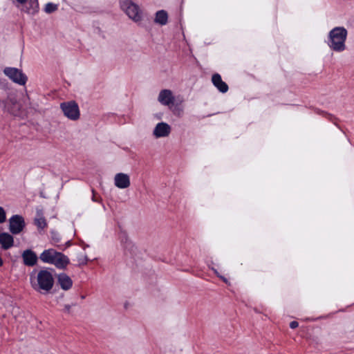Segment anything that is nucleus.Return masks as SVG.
<instances>
[{"label":"nucleus","mask_w":354,"mask_h":354,"mask_svg":"<svg viewBox=\"0 0 354 354\" xmlns=\"http://www.w3.org/2000/svg\"><path fill=\"white\" fill-rule=\"evenodd\" d=\"M348 32L344 27L333 28L329 32L326 41L328 47L333 51L341 53L346 50V40Z\"/></svg>","instance_id":"nucleus-2"},{"label":"nucleus","mask_w":354,"mask_h":354,"mask_svg":"<svg viewBox=\"0 0 354 354\" xmlns=\"http://www.w3.org/2000/svg\"><path fill=\"white\" fill-rule=\"evenodd\" d=\"M54 277L51 269L42 268L33 271L30 274V283L34 290L46 295L49 293L54 285Z\"/></svg>","instance_id":"nucleus-1"},{"label":"nucleus","mask_w":354,"mask_h":354,"mask_svg":"<svg viewBox=\"0 0 354 354\" xmlns=\"http://www.w3.org/2000/svg\"><path fill=\"white\" fill-rule=\"evenodd\" d=\"M20 3H24L27 0H17ZM29 7H27L26 12L28 14L34 15L38 11L39 3L37 0H29Z\"/></svg>","instance_id":"nucleus-16"},{"label":"nucleus","mask_w":354,"mask_h":354,"mask_svg":"<svg viewBox=\"0 0 354 354\" xmlns=\"http://www.w3.org/2000/svg\"><path fill=\"white\" fill-rule=\"evenodd\" d=\"M0 106H5V104H4V102H3V101H1V100H0Z\"/></svg>","instance_id":"nucleus-25"},{"label":"nucleus","mask_w":354,"mask_h":354,"mask_svg":"<svg viewBox=\"0 0 354 354\" xmlns=\"http://www.w3.org/2000/svg\"><path fill=\"white\" fill-rule=\"evenodd\" d=\"M120 5L127 15L135 22L142 20V12L140 7L131 0H120Z\"/></svg>","instance_id":"nucleus-4"},{"label":"nucleus","mask_w":354,"mask_h":354,"mask_svg":"<svg viewBox=\"0 0 354 354\" xmlns=\"http://www.w3.org/2000/svg\"><path fill=\"white\" fill-rule=\"evenodd\" d=\"M57 282L61 288L64 290L71 289L73 286V281L66 273H59L57 275Z\"/></svg>","instance_id":"nucleus-14"},{"label":"nucleus","mask_w":354,"mask_h":354,"mask_svg":"<svg viewBox=\"0 0 354 354\" xmlns=\"http://www.w3.org/2000/svg\"><path fill=\"white\" fill-rule=\"evenodd\" d=\"M213 270H214V273H215L217 276H218V274H220L218 272V271H217L216 270H215V269H213Z\"/></svg>","instance_id":"nucleus-27"},{"label":"nucleus","mask_w":354,"mask_h":354,"mask_svg":"<svg viewBox=\"0 0 354 354\" xmlns=\"http://www.w3.org/2000/svg\"><path fill=\"white\" fill-rule=\"evenodd\" d=\"M87 261H88V258H87L86 256H85L84 257V263H86L87 262Z\"/></svg>","instance_id":"nucleus-26"},{"label":"nucleus","mask_w":354,"mask_h":354,"mask_svg":"<svg viewBox=\"0 0 354 354\" xmlns=\"http://www.w3.org/2000/svg\"><path fill=\"white\" fill-rule=\"evenodd\" d=\"M39 259L46 263L54 265L57 268H65L69 263V259L62 252L54 249H48L43 251Z\"/></svg>","instance_id":"nucleus-3"},{"label":"nucleus","mask_w":354,"mask_h":354,"mask_svg":"<svg viewBox=\"0 0 354 354\" xmlns=\"http://www.w3.org/2000/svg\"><path fill=\"white\" fill-rule=\"evenodd\" d=\"M218 277L221 279L225 283H228V280L223 276L218 274Z\"/></svg>","instance_id":"nucleus-23"},{"label":"nucleus","mask_w":354,"mask_h":354,"mask_svg":"<svg viewBox=\"0 0 354 354\" xmlns=\"http://www.w3.org/2000/svg\"><path fill=\"white\" fill-rule=\"evenodd\" d=\"M298 322L296 321H292L290 323V327L292 329L296 328L298 326Z\"/></svg>","instance_id":"nucleus-22"},{"label":"nucleus","mask_w":354,"mask_h":354,"mask_svg":"<svg viewBox=\"0 0 354 354\" xmlns=\"http://www.w3.org/2000/svg\"><path fill=\"white\" fill-rule=\"evenodd\" d=\"M212 82L221 93H225L228 91L227 84L222 80L221 76L218 73H215L212 75Z\"/></svg>","instance_id":"nucleus-13"},{"label":"nucleus","mask_w":354,"mask_h":354,"mask_svg":"<svg viewBox=\"0 0 354 354\" xmlns=\"http://www.w3.org/2000/svg\"><path fill=\"white\" fill-rule=\"evenodd\" d=\"M171 127L165 122H158L153 131V136L156 138H165L169 136Z\"/></svg>","instance_id":"nucleus-9"},{"label":"nucleus","mask_w":354,"mask_h":354,"mask_svg":"<svg viewBox=\"0 0 354 354\" xmlns=\"http://www.w3.org/2000/svg\"><path fill=\"white\" fill-rule=\"evenodd\" d=\"M327 115H328L330 118H332L331 115L327 114Z\"/></svg>","instance_id":"nucleus-28"},{"label":"nucleus","mask_w":354,"mask_h":354,"mask_svg":"<svg viewBox=\"0 0 354 354\" xmlns=\"http://www.w3.org/2000/svg\"><path fill=\"white\" fill-rule=\"evenodd\" d=\"M6 221V213L5 209L0 207V224L3 223Z\"/></svg>","instance_id":"nucleus-20"},{"label":"nucleus","mask_w":354,"mask_h":354,"mask_svg":"<svg viewBox=\"0 0 354 354\" xmlns=\"http://www.w3.org/2000/svg\"><path fill=\"white\" fill-rule=\"evenodd\" d=\"M154 21L161 26L166 25L168 21L167 12L164 10H158L156 13Z\"/></svg>","instance_id":"nucleus-15"},{"label":"nucleus","mask_w":354,"mask_h":354,"mask_svg":"<svg viewBox=\"0 0 354 354\" xmlns=\"http://www.w3.org/2000/svg\"><path fill=\"white\" fill-rule=\"evenodd\" d=\"M102 207H103L104 209H105V206H104V204H102Z\"/></svg>","instance_id":"nucleus-29"},{"label":"nucleus","mask_w":354,"mask_h":354,"mask_svg":"<svg viewBox=\"0 0 354 354\" xmlns=\"http://www.w3.org/2000/svg\"><path fill=\"white\" fill-rule=\"evenodd\" d=\"M92 198H91V200L93 201V202H95V203H102V198L100 196H96V194H95V192L94 191V189H92Z\"/></svg>","instance_id":"nucleus-21"},{"label":"nucleus","mask_w":354,"mask_h":354,"mask_svg":"<svg viewBox=\"0 0 354 354\" xmlns=\"http://www.w3.org/2000/svg\"><path fill=\"white\" fill-rule=\"evenodd\" d=\"M174 100L175 97L171 90L162 89L160 91L158 101L160 104L171 107L174 104Z\"/></svg>","instance_id":"nucleus-8"},{"label":"nucleus","mask_w":354,"mask_h":354,"mask_svg":"<svg viewBox=\"0 0 354 354\" xmlns=\"http://www.w3.org/2000/svg\"><path fill=\"white\" fill-rule=\"evenodd\" d=\"M70 308H71V306L69 305H66L65 306V309L66 310H67L68 312L70 310Z\"/></svg>","instance_id":"nucleus-24"},{"label":"nucleus","mask_w":354,"mask_h":354,"mask_svg":"<svg viewBox=\"0 0 354 354\" xmlns=\"http://www.w3.org/2000/svg\"><path fill=\"white\" fill-rule=\"evenodd\" d=\"M130 176L127 174L118 173L114 176V185L119 189H126L130 186Z\"/></svg>","instance_id":"nucleus-10"},{"label":"nucleus","mask_w":354,"mask_h":354,"mask_svg":"<svg viewBox=\"0 0 354 354\" xmlns=\"http://www.w3.org/2000/svg\"><path fill=\"white\" fill-rule=\"evenodd\" d=\"M58 8V5L53 3H48L46 4L44 11L46 13H52L56 11Z\"/></svg>","instance_id":"nucleus-18"},{"label":"nucleus","mask_w":354,"mask_h":354,"mask_svg":"<svg viewBox=\"0 0 354 354\" xmlns=\"http://www.w3.org/2000/svg\"><path fill=\"white\" fill-rule=\"evenodd\" d=\"M9 230L12 234H20L26 227L24 217L19 214L12 216L9 220Z\"/></svg>","instance_id":"nucleus-7"},{"label":"nucleus","mask_w":354,"mask_h":354,"mask_svg":"<svg viewBox=\"0 0 354 354\" xmlns=\"http://www.w3.org/2000/svg\"><path fill=\"white\" fill-rule=\"evenodd\" d=\"M23 263L27 266H34L37 263V256L32 250H24L21 254Z\"/></svg>","instance_id":"nucleus-11"},{"label":"nucleus","mask_w":354,"mask_h":354,"mask_svg":"<svg viewBox=\"0 0 354 354\" xmlns=\"http://www.w3.org/2000/svg\"><path fill=\"white\" fill-rule=\"evenodd\" d=\"M60 109L64 115L71 120L75 121L80 118V112L77 103L74 101L64 102L60 104Z\"/></svg>","instance_id":"nucleus-5"},{"label":"nucleus","mask_w":354,"mask_h":354,"mask_svg":"<svg viewBox=\"0 0 354 354\" xmlns=\"http://www.w3.org/2000/svg\"><path fill=\"white\" fill-rule=\"evenodd\" d=\"M3 73L13 82L20 86H24L27 82V76L17 68L6 67L4 68Z\"/></svg>","instance_id":"nucleus-6"},{"label":"nucleus","mask_w":354,"mask_h":354,"mask_svg":"<svg viewBox=\"0 0 354 354\" xmlns=\"http://www.w3.org/2000/svg\"><path fill=\"white\" fill-rule=\"evenodd\" d=\"M35 224L39 229H44L46 226V219L40 216L35 219Z\"/></svg>","instance_id":"nucleus-17"},{"label":"nucleus","mask_w":354,"mask_h":354,"mask_svg":"<svg viewBox=\"0 0 354 354\" xmlns=\"http://www.w3.org/2000/svg\"><path fill=\"white\" fill-rule=\"evenodd\" d=\"M0 244L3 250H8L14 245V238L8 232L0 233Z\"/></svg>","instance_id":"nucleus-12"},{"label":"nucleus","mask_w":354,"mask_h":354,"mask_svg":"<svg viewBox=\"0 0 354 354\" xmlns=\"http://www.w3.org/2000/svg\"><path fill=\"white\" fill-rule=\"evenodd\" d=\"M120 239H121V243H122V245H124V247L126 249L133 246L131 242L129 241L127 236L125 234H123L122 236H121Z\"/></svg>","instance_id":"nucleus-19"}]
</instances>
